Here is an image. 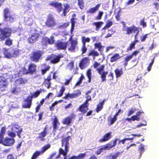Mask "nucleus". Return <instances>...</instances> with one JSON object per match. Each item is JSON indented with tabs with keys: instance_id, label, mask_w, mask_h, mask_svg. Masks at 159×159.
Returning <instances> with one entry per match:
<instances>
[{
	"instance_id": "nucleus-1",
	"label": "nucleus",
	"mask_w": 159,
	"mask_h": 159,
	"mask_svg": "<svg viewBox=\"0 0 159 159\" xmlns=\"http://www.w3.org/2000/svg\"><path fill=\"white\" fill-rule=\"evenodd\" d=\"M72 138L71 136H68L63 138L61 140V146L62 147H64L65 149L64 150L62 148H60L59 149V154L57 156H55L56 152H53L50 155L48 159H57L59 158L61 154L63 155L64 157L66 156L67 153L68 151L69 143V141L71 140Z\"/></svg>"
},
{
	"instance_id": "nucleus-2",
	"label": "nucleus",
	"mask_w": 159,
	"mask_h": 159,
	"mask_svg": "<svg viewBox=\"0 0 159 159\" xmlns=\"http://www.w3.org/2000/svg\"><path fill=\"white\" fill-rule=\"evenodd\" d=\"M37 71V66L36 64L31 63L29 64L27 69L25 67H23L19 70V72L23 75H33L35 74Z\"/></svg>"
},
{
	"instance_id": "nucleus-3",
	"label": "nucleus",
	"mask_w": 159,
	"mask_h": 159,
	"mask_svg": "<svg viewBox=\"0 0 159 159\" xmlns=\"http://www.w3.org/2000/svg\"><path fill=\"white\" fill-rule=\"evenodd\" d=\"M0 39L3 41L11 36L12 30L11 28L6 27L3 29L0 28Z\"/></svg>"
},
{
	"instance_id": "nucleus-4",
	"label": "nucleus",
	"mask_w": 159,
	"mask_h": 159,
	"mask_svg": "<svg viewBox=\"0 0 159 159\" xmlns=\"http://www.w3.org/2000/svg\"><path fill=\"white\" fill-rule=\"evenodd\" d=\"M45 26L48 28H53L57 25L56 21L54 16L51 14H48L45 22Z\"/></svg>"
},
{
	"instance_id": "nucleus-5",
	"label": "nucleus",
	"mask_w": 159,
	"mask_h": 159,
	"mask_svg": "<svg viewBox=\"0 0 159 159\" xmlns=\"http://www.w3.org/2000/svg\"><path fill=\"white\" fill-rule=\"evenodd\" d=\"M2 52L5 57L8 58H11L12 57H16L19 54V50L13 49L12 53H11L8 52V49L6 48L2 49Z\"/></svg>"
},
{
	"instance_id": "nucleus-6",
	"label": "nucleus",
	"mask_w": 159,
	"mask_h": 159,
	"mask_svg": "<svg viewBox=\"0 0 159 159\" xmlns=\"http://www.w3.org/2000/svg\"><path fill=\"white\" fill-rule=\"evenodd\" d=\"M43 54V51L40 50H37L33 51L30 56V60L35 62L39 61Z\"/></svg>"
},
{
	"instance_id": "nucleus-7",
	"label": "nucleus",
	"mask_w": 159,
	"mask_h": 159,
	"mask_svg": "<svg viewBox=\"0 0 159 159\" xmlns=\"http://www.w3.org/2000/svg\"><path fill=\"white\" fill-rule=\"evenodd\" d=\"M124 30L126 32V34L130 35L133 33H136L134 37L135 39H137V36L139 32V28L138 27H136L134 25H133L131 26L127 27Z\"/></svg>"
},
{
	"instance_id": "nucleus-8",
	"label": "nucleus",
	"mask_w": 159,
	"mask_h": 159,
	"mask_svg": "<svg viewBox=\"0 0 159 159\" xmlns=\"http://www.w3.org/2000/svg\"><path fill=\"white\" fill-rule=\"evenodd\" d=\"M63 57V55L59 54L56 55L52 54L48 57L47 60H50L51 63L55 64L58 63L61 58Z\"/></svg>"
},
{
	"instance_id": "nucleus-9",
	"label": "nucleus",
	"mask_w": 159,
	"mask_h": 159,
	"mask_svg": "<svg viewBox=\"0 0 159 159\" xmlns=\"http://www.w3.org/2000/svg\"><path fill=\"white\" fill-rule=\"evenodd\" d=\"M8 85L7 79L3 75H0V90L1 91H5Z\"/></svg>"
},
{
	"instance_id": "nucleus-10",
	"label": "nucleus",
	"mask_w": 159,
	"mask_h": 159,
	"mask_svg": "<svg viewBox=\"0 0 159 159\" xmlns=\"http://www.w3.org/2000/svg\"><path fill=\"white\" fill-rule=\"evenodd\" d=\"M54 36L51 35L50 38L45 37H43L41 43L43 45H47L48 44H52L54 43L55 40Z\"/></svg>"
},
{
	"instance_id": "nucleus-11",
	"label": "nucleus",
	"mask_w": 159,
	"mask_h": 159,
	"mask_svg": "<svg viewBox=\"0 0 159 159\" xmlns=\"http://www.w3.org/2000/svg\"><path fill=\"white\" fill-rule=\"evenodd\" d=\"M67 44V42H65L58 40L55 43V46L59 50H66Z\"/></svg>"
},
{
	"instance_id": "nucleus-12",
	"label": "nucleus",
	"mask_w": 159,
	"mask_h": 159,
	"mask_svg": "<svg viewBox=\"0 0 159 159\" xmlns=\"http://www.w3.org/2000/svg\"><path fill=\"white\" fill-rule=\"evenodd\" d=\"M39 36V34L37 33H33L28 38L27 41L30 44L34 43L38 40Z\"/></svg>"
},
{
	"instance_id": "nucleus-13",
	"label": "nucleus",
	"mask_w": 159,
	"mask_h": 159,
	"mask_svg": "<svg viewBox=\"0 0 159 159\" xmlns=\"http://www.w3.org/2000/svg\"><path fill=\"white\" fill-rule=\"evenodd\" d=\"M76 115L74 113H72L70 116H68L65 117L63 120L62 123L64 125H69L71 123L73 119H75Z\"/></svg>"
},
{
	"instance_id": "nucleus-14",
	"label": "nucleus",
	"mask_w": 159,
	"mask_h": 159,
	"mask_svg": "<svg viewBox=\"0 0 159 159\" xmlns=\"http://www.w3.org/2000/svg\"><path fill=\"white\" fill-rule=\"evenodd\" d=\"M32 98L30 95L28 96L24 100L25 103L23 105L22 107L25 108H29L31 107Z\"/></svg>"
},
{
	"instance_id": "nucleus-15",
	"label": "nucleus",
	"mask_w": 159,
	"mask_h": 159,
	"mask_svg": "<svg viewBox=\"0 0 159 159\" xmlns=\"http://www.w3.org/2000/svg\"><path fill=\"white\" fill-rule=\"evenodd\" d=\"M49 5L54 7L56 8L58 12H60L62 9V4L58 2H52L49 3Z\"/></svg>"
},
{
	"instance_id": "nucleus-16",
	"label": "nucleus",
	"mask_w": 159,
	"mask_h": 159,
	"mask_svg": "<svg viewBox=\"0 0 159 159\" xmlns=\"http://www.w3.org/2000/svg\"><path fill=\"white\" fill-rule=\"evenodd\" d=\"M117 140H118V139L116 138L114 140H112L107 143L103 145L106 150H110L115 146L116 144V142Z\"/></svg>"
},
{
	"instance_id": "nucleus-17",
	"label": "nucleus",
	"mask_w": 159,
	"mask_h": 159,
	"mask_svg": "<svg viewBox=\"0 0 159 159\" xmlns=\"http://www.w3.org/2000/svg\"><path fill=\"white\" fill-rule=\"evenodd\" d=\"M117 140H118V139L116 138L114 140H112L107 143L103 145L106 150H110L115 146L116 144V142Z\"/></svg>"
},
{
	"instance_id": "nucleus-18",
	"label": "nucleus",
	"mask_w": 159,
	"mask_h": 159,
	"mask_svg": "<svg viewBox=\"0 0 159 159\" xmlns=\"http://www.w3.org/2000/svg\"><path fill=\"white\" fill-rule=\"evenodd\" d=\"M15 139L13 138H6L2 140V144L7 146H11L15 143Z\"/></svg>"
},
{
	"instance_id": "nucleus-19",
	"label": "nucleus",
	"mask_w": 159,
	"mask_h": 159,
	"mask_svg": "<svg viewBox=\"0 0 159 159\" xmlns=\"http://www.w3.org/2000/svg\"><path fill=\"white\" fill-rule=\"evenodd\" d=\"M72 37L69 39V41H70V45L68 48V50L71 52H75L76 49V46L78 43L76 40H71Z\"/></svg>"
},
{
	"instance_id": "nucleus-20",
	"label": "nucleus",
	"mask_w": 159,
	"mask_h": 159,
	"mask_svg": "<svg viewBox=\"0 0 159 159\" xmlns=\"http://www.w3.org/2000/svg\"><path fill=\"white\" fill-rule=\"evenodd\" d=\"M52 124L53 131H55L58 130L60 125V123L56 116H54V119L52 120Z\"/></svg>"
},
{
	"instance_id": "nucleus-21",
	"label": "nucleus",
	"mask_w": 159,
	"mask_h": 159,
	"mask_svg": "<svg viewBox=\"0 0 159 159\" xmlns=\"http://www.w3.org/2000/svg\"><path fill=\"white\" fill-rule=\"evenodd\" d=\"M89 63V59L87 57L83 58L79 63V66L81 70L86 67Z\"/></svg>"
},
{
	"instance_id": "nucleus-22",
	"label": "nucleus",
	"mask_w": 159,
	"mask_h": 159,
	"mask_svg": "<svg viewBox=\"0 0 159 159\" xmlns=\"http://www.w3.org/2000/svg\"><path fill=\"white\" fill-rule=\"evenodd\" d=\"M89 103L84 102L78 107V110L83 114H85L89 109Z\"/></svg>"
},
{
	"instance_id": "nucleus-23",
	"label": "nucleus",
	"mask_w": 159,
	"mask_h": 159,
	"mask_svg": "<svg viewBox=\"0 0 159 159\" xmlns=\"http://www.w3.org/2000/svg\"><path fill=\"white\" fill-rule=\"evenodd\" d=\"M47 128V125H46L43 129V131L39 133V135L37 138L40 139L41 141H44L45 140L44 137L46 136L48 134Z\"/></svg>"
},
{
	"instance_id": "nucleus-24",
	"label": "nucleus",
	"mask_w": 159,
	"mask_h": 159,
	"mask_svg": "<svg viewBox=\"0 0 159 159\" xmlns=\"http://www.w3.org/2000/svg\"><path fill=\"white\" fill-rule=\"evenodd\" d=\"M11 130L13 132L17 133V136L19 138L20 137V134L22 129L20 126L17 125H14L13 126Z\"/></svg>"
},
{
	"instance_id": "nucleus-25",
	"label": "nucleus",
	"mask_w": 159,
	"mask_h": 159,
	"mask_svg": "<svg viewBox=\"0 0 159 159\" xmlns=\"http://www.w3.org/2000/svg\"><path fill=\"white\" fill-rule=\"evenodd\" d=\"M111 137V132L107 133L104 135L102 138L101 139L99 140V142L100 143L105 142L109 140Z\"/></svg>"
},
{
	"instance_id": "nucleus-26",
	"label": "nucleus",
	"mask_w": 159,
	"mask_h": 159,
	"mask_svg": "<svg viewBox=\"0 0 159 159\" xmlns=\"http://www.w3.org/2000/svg\"><path fill=\"white\" fill-rule=\"evenodd\" d=\"M51 80V76L50 74L48 75L46 78L44 79V80L43 84H44L45 86H46L48 89H49L51 87V83L50 81Z\"/></svg>"
},
{
	"instance_id": "nucleus-27",
	"label": "nucleus",
	"mask_w": 159,
	"mask_h": 159,
	"mask_svg": "<svg viewBox=\"0 0 159 159\" xmlns=\"http://www.w3.org/2000/svg\"><path fill=\"white\" fill-rule=\"evenodd\" d=\"M28 80L25 78H20L17 79L15 82L16 85L18 86L21 84H25L27 82Z\"/></svg>"
},
{
	"instance_id": "nucleus-28",
	"label": "nucleus",
	"mask_w": 159,
	"mask_h": 159,
	"mask_svg": "<svg viewBox=\"0 0 159 159\" xmlns=\"http://www.w3.org/2000/svg\"><path fill=\"white\" fill-rule=\"evenodd\" d=\"M100 6V4H98L95 7H92L89 9L87 11V13L88 14H93L98 11Z\"/></svg>"
},
{
	"instance_id": "nucleus-29",
	"label": "nucleus",
	"mask_w": 159,
	"mask_h": 159,
	"mask_svg": "<svg viewBox=\"0 0 159 159\" xmlns=\"http://www.w3.org/2000/svg\"><path fill=\"white\" fill-rule=\"evenodd\" d=\"M117 120V118L114 116L113 117H112L110 115L107 118V121L109 125H111L113 124Z\"/></svg>"
},
{
	"instance_id": "nucleus-30",
	"label": "nucleus",
	"mask_w": 159,
	"mask_h": 159,
	"mask_svg": "<svg viewBox=\"0 0 159 159\" xmlns=\"http://www.w3.org/2000/svg\"><path fill=\"white\" fill-rule=\"evenodd\" d=\"M99 55V53L94 49L89 51L87 55L88 56H92L94 59L95 57H98Z\"/></svg>"
},
{
	"instance_id": "nucleus-31",
	"label": "nucleus",
	"mask_w": 159,
	"mask_h": 159,
	"mask_svg": "<svg viewBox=\"0 0 159 159\" xmlns=\"http://www.w3.org/2000/svg\"><path fill=\"white\" fill-rule=\"evenodd\" d=\"M105 100H103L102 102H100L97 106L96 108V111L98 113L103 108V106Z\"/></svg>"
},
{
	"instance_id": "nucleus-32",
	"label": "nucleus",
	"mask_w": 159,
	"mask_h": 159,
	"mask_svg": "<svg viewBox=\"0 0 159 159\" xmlns=\"http://www.w3.org/2000/svg\"><path fill=\"white\" fill-rule=\"evenodd\" d=\"M94 47L95 48H98V51L100 52H102L103 51L104 46L101 45L100 42L96 43L94 44Z\"/></svg>"
},
{
	"instance_id": "nucleus-33",
	"label": "nucleus",
	"mask_w": 159,
	"mask_h": 159,
	"mask_svg": "<svg viewBox=\"0 0 159 159\" xmlns=\"http://www.w3.org/2000/svg\"><path fill=\"white\" fill-rule=\"evenodd\" d=\"M104 22L102 21L95 22L93 23V25L96 27V30H98L101 26L103 24Z\"/></svg>"
},
{
	"instance_id": "nucleus-34",
	"label": "nucleus",
	"mask_w": 159,
	"mask_h": 159,
	"mask_svg": "<svg viewBox=\"0 0 159 159\" xmlns=\"http://www.w3.org/2000/svg\"><path fill=\"white\" fill-rule=\"evenodd\" d=\"M120 57H121L119 54L116 53L114 54L113 56L111 57L110 61L111 62H113L120 59Z\"/></svg>"
},
{
	"instance_id": "nucleus-35",
	"label": "nucleus",
	"mask_w": 159,
	"mask_h": 159,
	"mask_svg": "<svg viewBox=\"0 0 159 159\" xmlns=\"http://www.w3.org/2000/svg\"><path fill=\"white\" fill-rule=\"evenodd\" d=\"M86 75L88 78V82L89 83H90L91 81L92 76L91 70V69H89L87 70L86 73Z\"/></svg>"
},
{
	"instance_id": "nucleus-36",
	"label": "nucleus",
	"mask_w": 159,
	"mask_h": 159,
	"mask_svg": "<svg viewBox=\"0 0 159 159\" xmlns=\"http://www.w3.org/2000/svg\"><path fill=\"white\" fill-rule=\"evenodd\" d=\"M4 44L8 47L11 46L13 45V40L10 37L6 38L5 40Z\"/></svg>"
},
{
	"instance_id": "nucleus-37",
	"label": "nucleus",
	"mask_w": 159,
	"mask_h": 159,
	"mask_svg": "<svg viewBox=\"0 0 159 159\" xmlns=\"http://www.w3.org/2000/svg\"><path fill=\"white\" fill-rule=\"evenodd\" d=\"M3 14L4 19L11 14L10 10L8 8H5L3 9Z\"/></svg>"
},
{
	"instance_id": "nucleus-38",
	"label": "nucleus",
	"mask_w": 159,
	"mask_h": 159,
	"mask_svg": "<svg viewBox=\"0 0 159 159\" xmlns=\"http://www.w3.org/2000/svg\"><path fill=\"white\" fill-rule=\"evenodd\" d=\"M114 71L116 78H118L120 77L123 74V71L122 69H119L117 68Z\"/></svg>"
},
{
	"instance_id": "nucleus-39",
	"label": "nucleus",
	"mask_w": 159,
	"mask_h": 159,
	"mask_svg": "<svg viewBox=\"0 0 159 159\" xmlns=\"http://www.w3.org/2000/svg\"><path fill=\"white\" fill-rule=\"evenodd\" d=\"M85 79V77L83 74H82L80 77L79 78L78 81L75 84V86H80L82 83V80Z\"/></svg>"
},
{
	"instance_id": "nucleus-40",
	"label": "nucleus",
	"mask_w": 159,
	"mask_h": 159,
	"mask_svg": "<svg viewBox=\"0 0 159 159\" xmlns=\"http://www.w3.org/2000/svg\"><path fill=\"white\" fill-rule=\"evenodd\" d=\"M15 87L12 88L11 89V93H17L20 91V88L17 87V86L16 85Z\"/></svg>"
},
{
	"instance_id": "nucleus-41",
	"label": "nucleus",
	"mask_w": 159,
	"mask_h": 159,
	"mask_svg": "<svg viewBox=\"0 0 159 159\" xmlns=\"http://www.w3.org/2000/svg\"><path fill=\"white\" fill-rule=\"evenodd\" d=\"M62 100H60L58 101H55L53 103L51 106L49 107V109L50 111H53L54 110V107L57 105L58 103H61L62 102Z\"/></svg>"
},
{
	"instance_id": "nucleus-42",
	"label": "nucleus",
	"mask_w": 159,
	"mask_h": 159,
	"mask_svg": "<svg viewBox=\"0 0 159 159\" xmlns=\"http://www.w3.org/2000/svg\"><path fill=\"white\" fill-rule=\"evenodd\" d=\"M120 152H118L113 155H110L107 156V159H116L120 155Z\"/></svg>"
},
{
	"instance_id": "nucleus-43",
	"label": "nucleus",
	"mask_w": 159,
	"mask_h": 159,
	"mask_svg": "<svg viewBox=\"0 0 159 159\" xmlns=\"http://www.w3.org/2000/svg\"><path fill=\"white\" fill-rule=\"evenodd\" d=\"M42 90H43V92H44L43 90H42L41 89H40V90H37L31 95H30V96L32 98H37L39 95L40 93L42 92Z\"/></svg>"
},
{
	"instance_id": "nucleus-44",
	"label": "nucleus",
	"mask_w": 159,
	"mask_h": 159,
	"mask_svg": "<svg viewBox=\"0 0 159 159\" xmlns=\"http://www.w3.org/2000/svg\"><path fill=\"white\" fill-rule=\"evenodd\" d=\"M42 155L40 151H36L32 155L31 159H36L39 156Z\"/></svg>"
},
{
	"instance_id": "nucleus-45",
	"label": "nucleus",
	"mask_w": 159,
	"mask_h": 159,
	"mask_svg": "<svg viewBox=\"0 0 159 159\" xmlns=\"http://www.w3.org/2000/svg\"><path fill=\"white\" fill-rule=\"evenodd\" d=\"M51 147V145L49 144H47L45 145L43 147H42V150L40 151L41 153L43 154L47 150L49 149Z\"/></svg>"
},
{
	"instance_id": "nucleus-46",
	"label": "nucleus",
	"mask_w": 159,
	"mask_h": 159,
	"mask_svg": "<svg viewBox=\"0 0 159 159\" xmlns=\"http://www.w3.org/2000/svg\"><path fill=\"white\" fill-rule=\"evenodd\" d=\"M108 74L107 71H103L102 73L99 74L101 75V77L102 79L101 82H103L106 80V75Z\"/></svg>"
},
{
	"instance_id": "nucleus-47",
	"label": "nucleus",
	"mask_w": 159,
	"mask_h": 159,
	"mask_svg": "<svg viewBox=\"0 0 159 159\" xmlns=\"http://www.w3.org/2000/svg\"><path fill=\"white\" fill-rule=\"evenodd\" d=\"M132 57L130 55L127 56L124 59V63L123 64L124 67H126L128 65V61H130Z\"/></svg>"
},
{
	"instance_id": "nucleus-48",
	"label": "nucleus",
	"mask_w": 159,
	"mask_h": 159,
	"mask_svg": "<svg viewBox=\"0 0 159 159\" xmlns=\"http://www.w3.org/2000/svg\"><path fill=\"white\" fill-rule=\"evenodd\" d=\"M4 19L6 21H8L10 23L13 22L15 20V18L11 14L5 18Z\"/></svg>"
},
{
	"instance_id": "nucleus-49",
	"label": "nucleus",
	"mask_w": 159,
	"mask_h": 159,
	"mask_svg": "<svg viewBox=\"0 0 159 159\" xmlns=\"http://www.w3.org/2000/svg\"><path fill=\"white\" fill-rule=\"evenodd\" d=\"M77 1L78 5L81 10H83L84 7V2L83 0H77Z\"/></svg>"
},
{
	"instance_id": "nucleus-50",
	"label": "nucleus",
	"mask_w": 159,
	"mask_h": 159,
	"mask_svg": "<svg viewBox=\"0 0 159 159\" xmlns=\"http://www.w3.org/2000/svg\"><path fill=\"white\" fill-rule=\"evenodd\" d=\"M113 24V22L111 21L108 20L105 26L102 29V30H105L110 27Z\"/></svg>"
},
{
	"instance_id": "nucleus-51",
	"label": "nucleus",
	"mask_w": 159,
	"mask_h": 159,
	"mask_svg": "<svg viewBox=\"0 0 159 159\" xmlns=\"http://www.w3.org/2000/svg\"><path fill=\"white\" fill-rule=\"evenodd\" d=\"M89 38L87 37L86 38L85 36H83L81 38V40L83 45H86V43H89L90 41Z\"/></svg>"
},
{
	"instance_id": "nucleus-52",
	"label": "nucleus",
	"mask_w": 159,
	"mask_h": 159,
	"mask_svg": "<svg viewBox=\"0 0 159 159\" xmlns=\"http://www.w3.org/2000/svg\"><path fill=\"white\" fill-rule=\"evenodd\" d=\"M50 68V67L49 66H47L45 69L41 70V71L42 75H44Z\"/></svg>"
},
{
	"instance_id": "nucleus-53",
	"label": "nucleus",
	"mask_w": 159,
	"mask_h": 159,
	"mask_svg": "<svg viewBox=\"0 0 159 159\" xmlns=\"http://www.w3.org/2000/svg\"><path fill=\"white\" fill-rule=\"evenodd\" d=\"M6 132V128L5 127H3L2 128L0 133V137L2 138V139L3 140V136Z\"/></svg>"
},
{
	"instance_id": "nucleus-54",
	"label": "nucleus",
	"mask_w": 159,
	"mask_h": 159,
	"mask_svg": "<svg viewBox=\"0 0 159 159\" xmlns=\"http://www.w3.org/2000/svg\"><path fill=\"white\" fill-rule=\"evenodd\" d=\"M67 68L71 70L73 69L74 67V62L73 61H71L68 63L67 65Z\"/></svg>"
},
{
	"instance_id": "nucleus-55",
	"label": "nucleus",
	"mask_w": 159,
	"mask_h": 159,
	"mask_svg": "<svg viewBox=\"0 0 159 159\" xmlns=\"http://www.w3.org/2000/svg\"><path fill=\"white\" fill-rule=\"evenodd\" d=\"M103 14V12L102 11H99L97 16L95 17V19L96 20H100L102 19V16Z\"/></svg>"
},
{
	"instance_id": "nucleus-56",
	"label": "nucleus",
	"mask_w": 159,
	"mask_h": 159,
	"mask_svg": "<svg viewBox=\"0 0 159 159\" xmlns=\"http://www.w3.org/2000/svg\"><path fill=\"white\" fill-rule=\"evenodd\" d=\"M65 90V88L64 86L61 87V89L60 90V93H58L57 96V97H61L63 94V93L64 92Z\"/></svg>"
},
{
	"instance_id": "nucleus-57",
	"label": "nucleus",
	"mask_w": 159,
	"mask_h": 159,
	"mask_svg": "<svg viewBox=\"0 0 159 159\" xmlns=\"http://www.w3.org/2000/svg\"><path fill=\"white\" fill-rule=\"evenodd\" d=\"M65 90V88L64 86L61 87V89L60 90V93H58L57 96V97H61L63 94V93L64 92Z\"/></svg>"
},
{
	"instance_id": "nucleus-58",
	"label": "nucleus",
	"mask_w": 159,
	"mask_h": 159,
	"mask_svg": "<svg viewBox=\"0 0 159 159\" xmlns=\"http://www.w3.org/2000/svg\"><path fill=\"white\" fill-rule=\"evenodd\" d=\"M65 90V88L64 86L61 87V89L60 90V93H58L57 96V97H61L63 94V93L64 92Z\"/></svg>"
},
{
	"instance_id": "nucleus-59",
	"label": "nucleus",
	"mask_w": 159,
	"mask_h": 159,
	"mask_svg": "<svg viewBox=\"0 0 159 159\" xmlns=\"http://www.w3.org/2000/svg\"><path fill=\"white\" fill-rule=\"evenodd\" d=\"M103 150H106L103 145L102 146L101 148L98 150L96 152V154L97 155H99L101 153Z\"/></svg>"
},
{
	"instance_id": "nucleus-60",
	"label": "nucleus",
	"mask_w": 159,
	"mask_h": 159,
	"mask_svg": "<svg viewBox=\"0 0 159 159\" xmlns=\"http://www.w3.org/2000/svg\"><path fill=\"white\" fill-rule=\"evenodd\" d=\"M135 45L132 42L129 44V47L127 48V51H129L132 50V49H134Z\"/></svg>"
},
{
	"instance_id": "nucleus-61",
	"label": "nucleus",
	"mask_w": 159,
	"mask_h": 159,
	"mask_svg": "<svg viewBox=\"0 0 159 159\" xmlns=\"http://www.w3.org/2000/svg\"><path fill=\"white\" fill-rule=\"evenodd\" d=\"M105 68V66L104 65H102L100 67L97 69V70L99 74H100L102 73V71L104 70Z\"/></svg>"
},
{
	"instance_id": "nucleus-62",
	"label": "nucleus",
	"mask_w": 159,
	"mask_h": 159,
	"mask_svg": "<svg viewBox=\"0 0 159 159\" xmlns=\"http://www.w3.org/2000/svg\"><path fill=\"white\" fill-rule=\"evenodd\" d=\"M87 50V48L86 46V45L82 44V46L81 48V50L82 51V54L85 53Z\"/></svg>"
},
{
	"instance_id": "nucleus-63",
	"label": "nucleus",
	"mask_w": 159,
	"mask_h": 159,
	"mask_svg": "<svg viewBox=\"0 0 159 159\" xmlns=\"http://www.w3.org/2000/svg\"><path fill=\"white\" fill-rule=\"evenodd\" d=\"M69 22L65 23H64L62 25H59L58 26V28L59 29L64 28L67 27L68 26H69Z\"/></svg>"
},
{
	"instance_id": "nucleus-64",
	"label": "nucleus",
	"mask_w": 159,
	"mask_h": 159,
	"mask_svg": "<svg viewBox=\"0 0 159 159\" xmlns=\"http://www.w3.org/2000/svg\"><path fill=\"white\" fill-rule=\"evenodd\" d=\"M86 156V153H80L77 156V159H84Z\"/></svg>"
}]
</instances>
